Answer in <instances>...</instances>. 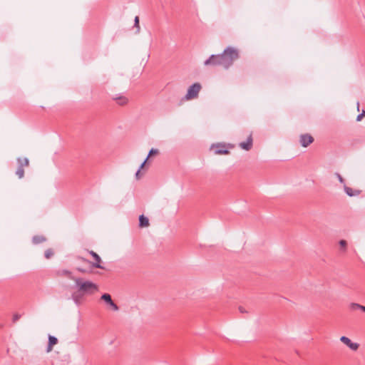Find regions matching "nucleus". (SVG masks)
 <instances>
[{
    "label": "nucleus",
    "mask_w": 365,
    "mask_h": 365,
    "mask_svg": "<svg viewBox=\"0 0 365 365\" xmlns=\"http://www.w3.org/2000/svg\"><path fill=\"white\" fill-rule=\"evenodd\" d=\"M21 315L20 314L16 313L13 315L12 321L14 323L16 322L20 318Z\"/></svg>",
    "instance_id": "23"
},
{
    "label": "nucleus",
    "mask_w": 365,
    "mask_h": 365,
    "mask_svg": "<svg viewBox=\"0 0 365 365\" xmlns=\"http://www.w3.org/2000/svg\"><path fill=\"white\" fill-rule=\"evenodd\" d=\"M344 189L347 195L350 197L356 196L360 194V191L357 190H353L352 188L344 185Z\"/></svg>",
    "instance_id": "16"
},
{
    "label": "nucleus",
    "mask_w": 365,
    "mask_h": 365,
    "mask_svg": "<svg viewBox=\"0 0 365 365\" xmlns=\"http://www.w3.org/2000/svg\"><path fill=\"white\" fill-rule=\"evenodd\" d=\"M239 309H240V312H242V313L245 312L244 308L240 307Z\"/></svg>",
    "instance_id": "29"
},
{
    "label": "nucleus",
    "mask_w": 365,
    "mask_h": 365,
    "mask_svg": "<svg viewBox=\"0 0 365 365\" xmlns=\"http://www.w3.org/2000/svg\"><path fill=\"white\" fill-rule=\"evenodd\" d=\"M46 240V237L42 235H35L32 238V242L34 245H38Z\"/></svg>",
    "instance_id": "19"
},
{
    "label": "nucleus",
    "mask_w": 365,
    "mask_h": 365,
    "mask_svg": "<svg viewBox=\"0 0 365 365\" xmlns=\"http://www.w3.org/2000/svg\"><path fill=\"white\" fill-rule=\"evenodd\" d=\"M158 153V150L157 149H153H153H151L150 150L148 155L145 159V160L142 163V164L140 165V168H138V178L140 177V172H141L140 170H143L145 168L146 164L148 163L149 157L151 156L153 154H157Z\"/></svg>",
    "instance_id": "11"
},
{
    "label": "nucleus",
    "mask_w": 365,
    "mask_h": 365,
    "mask_svg": "<svg viewBox=\"0 0 365 365\" xmlns=\"http://www.w3.org/2000/svg\"><path fill=\"white\" fill-rule=\"evenodd\" d=\"M202 88L200 83H195L190 86L185 94L184 99L185 101H190L198 97L199 93Z\"/></svg>",
    "instance_id": "3"
},
{
    "label": "nucleus",
    "mask_w": 365,
    "mask_h": 365,
    "mask_svg": "<svg viewBox=\"0 0 365 365\" xmlns=\"http://www.w3.org/2000/svg\"><path fill=\"white\" fill-rule=\"evenodd\" d=\"M137 22H138L137 16H135L134 18V25H133L134 27H137Z\"/></svg>",
    "instance_id": "28"
},
{
    "label": "nucleus",
    "mask_w": 365,
    "mask_h": 365,
    "mask_svg": "<svg viewBox=\"0 0 365 365\" xmlns=\"http://www.w3.org/2000/svg\"><path fill=\"white\" fill-rule=\"evenodd\" d=\"M135 176L137 178V171L135 173Z\"/></svg>",
    "instance_id": "32"
},
{
    "label": "nucleus",
    "mask_w": 365,
    "mask_h": 365,
    "mask_svg": "<svg viewBox=\"0 0 365 365\" xmlns=\"http://www.w3.org/2000/svg\"><path fill=\"white\" fill-rule=\"evenodd\" d=\"M113 100L116 101L117 103L120 106H124L128 103V98L121 95H116V96L113 98Z\"/></svg>",
    "instance_id": "17"
},
{
    "label": "nucleus",
    "mask_w": 365,
    "mask_h": 365,
    "mask_svg": "<svg viewBox=\"0 0 365 365\" xmlns=\"http://www.w3.org/2000/svg\"><path fill=\"white\" fill-rule=\"evenodd\" d=\"M82 259H83V260L86 261L85 258H82ZM86 262H88V260H86Z\"/></svg>",
    "instance_id": "33"
},
{
    "label": "nucleus",
    "mask_w": 365,
    "mask_h": 365,
    "mask_svg": "<svg viewBox=\"0 0 365 365\" xmlns=\"http://www.w3.org/2000/svg\"><path fill=\"white\" fill-rule=\"evenodd\" d=\"M335 175L336 176V178H338L339 181L341 184L345 185V184H344V178H342V176H341L339 173H335Z\"/></svg>",
    "instance_id": "24"
},
{
    "label": "nucleus",
    "mask_w": 365,
    "mask_h": 365,
    "mask_svg": "<svg viewBox=\"0 0 365 365\" xmlns=\"http://www.w3.org/2000/svg\"><path fill=\"white\" fill-rule=\"evenodd\" d=\"M233 146L227 145L223 143H217L215 145H212L211 149L214 150L215 154L216 155H223L228 154L229 150L228 148H232Z\"/></svg>",
    "instance_id": "5"
},
{
    "label": "nucleus",
    "mask_w": 365,
    "mask_h": 365,
    "mask_svg": "<svg viewBox=\"0 0 365 365\" xmlns=\"http://www.w3.org/2000/svg\"><path fill=\"white\" fill-rule=\"evenodd\" d=\"M17 163H18L19 166L16 171V175H18L19 178H22L24 176V170L23 168L22 158H18Z\"/></svg>",
    "instance_id": "13"
},
{
    "label": "nucleus",
    "mask_w": 365,
    "mask_h": 365,
    "mask_svg": "<svg viewBox=\"0 0 365 365\" xmlns=\"http://www.w3.org/2000/svg\"><path fill=\"white\" fill-rule=\"evenodd\" d=\"M89 254L95 260V262H92V267L94 268L103 269V267L101 264V259L100 256L93 250L89 251Z\"/></svg>",
    "instance_id": "9"
},
{
    "label": "nucleus",
    "mask_w": 365,
    "mask_h": 365,
    "mask_svg": "<svg viewBox=\"0 0 365 365\" xmlns=\"http://www.w3.org/2000/svg\"><path fill=\"white\" fill-rule=\"evenodd\" d=\"M101 300H103L106 304L113 311L116 312L119 310V307L113 302L110 294H103L101 296Z\"/></svg>",
    "instance_id": "4"
},
{
    "label": "nucleus",
    "mask_w": 365,
    "mask_h": 365,
    "mask_svg": "<svg viewBox=\"0 0 365 365\" xmlns=\"http://www.w3.org/2000/svg\"><path fill=\"white\" fill-rule=\"evenodd\" d=\"M222 62V67L228 69L232 66L234 62L240 58V51L232 46L227 47L220 54Z\"/></svg>",
    "instance_id": "1"
},
{
    "label": "nucleus",
    "mask_w": 365,
    "mask_h": 365,
    "mask_svg": "<svg viewBox=\"0 0 365 365\" xmlns=\"http://www.w3.org/2000/svg\"><path fill=\"white\" fill-rule=\"evenodd\" d=\"M363 117H365V110H362V113H361V114H359V115H357V117H356V120H357V121H360V120H361V119H362V118H363Z\"/></svg>",
    "instance_id": "25"
},
{
    "label": "nucleus",
    "mask_w": 365,
    "mask_h": 365,
    "mask_svg": "<svg viewBox=\"0 0 365 365\" xmlns=\"http://www.w3.org/2000/svg\"><path fill=\"white\" fill-rule=\"evenodd\" d=\"M58 343V339L52 335H48V346L46 348V352H50L53 346L56 345Z\"/></svg>",
    "instance_id": "12"
},
{
    "label": "nucleus",
    "mask_w": 365,
    "mask_h": 365,
    "mask_svg": "<svg viewBox=\"0 0 365 365\" xmlns=\"http://www.w3.org/2000/svg\"><path fill=\"white\" fill-rule=\"evenodd\" d=\"M362 311L365 312V307L364 306Z\"/></svg>",
    "instance_id": "31"
},
{
    "label": "nucleus",
    "mask_w": 365,
    "mask_h": 365,
    "mask_svg": "<svg viewBox=\"0 0 365 365\" xmlns=\"http://www.w3.org/2000/svg\"><path fill=\"white\" fill-rule=\"evenodd\" d=\"M53 255V251L52 249H48L45 251L44 256L46 259L51 258Z\"/></svg>",
    "instance_id": "22"
},
{
    "label": "nucleus",
    "mask_w": 365,
    "mask_h": 365,
    "mask_svg": "<svg viewBox=\"0 0 365 365\" xmlns=\"http://www.w3.org/2000/svg\"><path fill=\"white\" fill-rule=\"evenodd\" d=\"M73 281L78 291L83 294H92L98 290V285L91 281L84 280L81 277H76Z\"/></svg>",
    "instance_id": "2"
},
{
    "label": "nucleus",
    "mask_w": 365,
    "mask_h": 365,
    "mask_svg": "<svg viewBox=\"0 0 365 365\" xmlns=\"http://www.w3.org/2000/svg\"><path fill=\"white\" fill-rule=\"evenodd\" d=\"M339 245L340 247V252L341 253H345L347 250V242L344 240H341L339 241Z\"/></svg>",
    "instance_id": "20"
},
{
    "label": "nucleus",
    "mask_w": 365,
    "mask_h": 365,
    "mask_svg": "<svg viewBox=\"0 0 365 365\" xmlns=\"http://www.w3.org/2000/svg\"><path fill=\"white\" fill-rule=\"evenodd\" d=\"M57 274L58 276H66L68 278L73 280L76 279V277L72 275L71 272L68 269H59L57 271Z\"/></svg>",
    "instance_id": "18"
},
{
    "label": "nucleus",
    "mask_w": 365,
    "mask_h": 365,
    "mask_svg": "<svg viewBox=\"0 0 365 365\" xmlns=\"http://www.w3.org/2000/svg\"><path fill=\"white\" fill-rule=\"evenodd\" d=\"M83 295L84 294L80 292L79 291H78L77 292H73L72 294L71 298L77 306L81 305Z\"/></svg>",
    "instance_id": "14"
},
{
    "label": "nucleus",
    "mask_w": 365,
    "mask_h": 365,
    "mask_svg": "<svg viewBox=\"0 0 365 365\" xmlns=\"http://www.w3.org/2000/svg\"><path fill=\"white\" fill-rule=\"evenodd\" d=\"M340 341L343 344L346 345L352 351H356L359 347V344L358 343L351 341V340L349 338H348L347 336H341Z\"/></svg>",
    "instance_id": "8"
},
{
    "label": "nucleus",
    "mask_w": 365,
    "mask_h": 365,
    "mask_svg": "<svg viewBox=\"0 0 365 365\" xmlns=\"http://www.w3.org/2000/svg\"><path fill=\"white\" fill-rule=\"evenodd\" d=\"M23 167L28 166L29 163V160L27 158H22Z\"/></svg>",
    "instance_id": "26"
},
{
    "label": "nucleus",
    "mask_w": 365,
    "mask_h": 365,
    "mask_svg": "<svg viewBox=\"0 0 365 365\" xmlns=\"http://www.w3.org/2000/svg\"><path fill=\"white\" fill-rule=\"evenodd\" d=\"M313 142L314 138L308 133L302 134L299 136V143L304 148L308 147Z\"/></svg>",
    "instance_id": "7"
},
{
    "label": "nucleus",
    "mask_w": 365,
    "mask_h": 365,
    "mask_svg": "<svg viewBox=\"0 0 365 365\" xmlns=\"http://www.w3.org/2000/svg\"><path fill=\"white\" fill-rule=\"evenodd\" d=\"M77 270H78V272H82V273H86V272H87V271H86V269H83V268H81V267H78V268H77Z\"/></svg>",
    "instance_id": "27"
},
{
    "label": "nucleus",
    "mask_w": 365,
    "mask_h": 365,
    "mask_svg": "<svg viewBox=\"0 0 365 365\" xmlns=\"http://www.w3.org/2000/svg\"><path fill=\"white\" fill-rule=\"evenodd\" d=\"M252 143H253V140H252V135L250 134L247 140L245 142H242L239 144V146L243 149V150H251V148H252Z\"/></svg>",
    "instance_id": "10"
},
{
    "label": "nucleus",
    "mask_w": 365,
    "mask_h": 365,
    "mask_svg": "<svg viewBox=\"0 0 365 365\" xmlns=\"http://www.w3.org/2000/svg\"><path fill=\"white\" fill-rule=\"evenodd\" d=\"M221 56L220 54L217 55H211L208 59H207L204 62L205 66H222V62L221 60Z\"/></svg>",
    "instance_id": "6"
},
{
    "label": "nucleus",
    "mask_w": 365,
    "mask_h": 365,
    "mask_svg": "<svg viewBox=\"0 0 365 365\" xmlns=\"http://www.w3.org/2000/svg\"><path fill=\"white\" fill-rule=\"evenodd\" d=\"M364 306L363 305H361L358 303H351L349 304V308L351 309V310H356V309H360L362 311V309H363Z\"/></svg>",
    "instance_id": "21"
},
{
    "label": "nucleus",
    "mask_w": 365,
    "mask_h": 365,
    "mask_svg": "<svg viewBox=\"0 0 365 365\" xmlns=\"http://www.w3.org/2000/svg\"><path fill=\"white\" fill-rule=\"evenodd\" d=\"M357 110H359V103H357Z\"/></svg>",
    "instance_id": "30"
},
{
    "label": "nucleus",
    "mask_w": 365,
    "mask_h": 365,
    "mask_svg": "<svg viewBox=\"0 0 365 365\" xmlns=\"http://www.w3.org/2000/svg\"><path fill=\"white\" fill-rule=\"evenodd\" d=\"M138 226L140 227H148L150 225L149 219L143 215L138 217Z\"/></svg>",
    "instance_id": "15"
}]
</instances>
